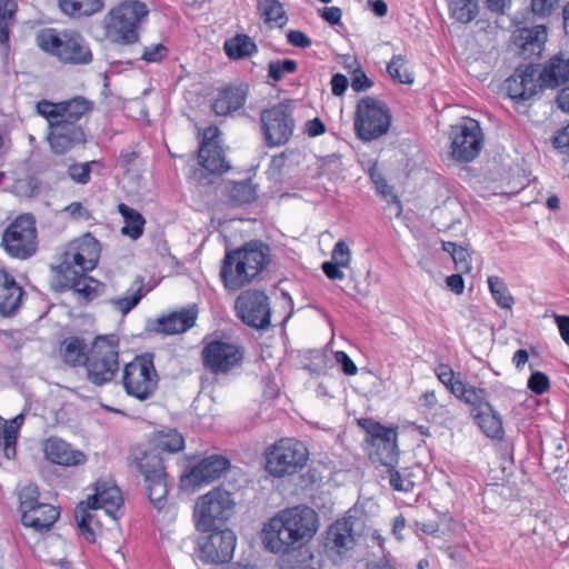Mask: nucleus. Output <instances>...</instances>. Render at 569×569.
<instances>
[{
  "mask_svg": "<svg viewBox=\"0 0 569 569\" xmlns=\"http://www.w3.org/2000/svg\"><path fill=\"white\" fill-rule=\"evenodd\" d=\"M46 458L57 465L71 467L86 462V455L80 450H73L71 446L62 439L49 438L44 442Z\"/></svg>",
  "mask_w": 569,
  "mask_h": 569,
  "instance_id": "27",
  "label": "nucleus"
},
{
  "mask_svg": "<svg viewBox=\"0 0 569 569\" xmlns=\"http://www.w3.org/2000/svg\"><path fill=\"white\" fill-rule=\"evenodd\" d=\"M203 343L201 350L202 366L213 375L228 373L243 360V349L234 343L219 339L208 342L204 339Z\"/></svg>",
  "mask_w": 569,
  "mask_h": 569,
  "instance_id": "14",
  "label": "nucleus"
},
{
  "mask_svg": "<svg viewBox=\"0 0 569 569\" xmlns=\"http://www.w3.org/2000/svg\"><path fill=\"white\" fill-rule=\"evenodd\" d=\"M269 247L261 241H251L242 248L227 251L220 268L224 288L237 291L250 283L268 264Z\"/></svg>",
  "mask_w": 569,
  "mask_h": 569,
  "instance_id": "2",
  "label": "nucleus"
},
{
  "mask_svg": "<svg viewBox=\"0 0 569 569\" xmlns=\"http://www.w3.org/2000/svg\"><path fill=\"white\" fill-rule=\"evenodd\" d=\"M451 142H482L483 133L480 124L472 118H462L450 128Z\"/></svg>",
  "mask_w": 569,
  "mask_h": 569,
  "instance_id": "37",
  "label": "nucleus"
},
{
  "mask_svg": "<svg viewBox=\"0 0 569 569\" xmlns=\"http://www.w3.org/2000/svg\"><path fill=\"white\" fill-rule=\"evenodd\" d=\"M60 512L49 503H42L32 509H27L21 515V522L26 527L33 528L36 531L49 530L58 520Z\"/></svg>",
  "mask_w": 569,
  "mask_h": 569,
  "instance_id": "29",
  "label": "nucleus"
},
{
  "mask_svg": "<svg viewBox=\"0 0 569 569\" xmlns=\"http://www.w3.org/2000/svg\"><path fill=\"white\" fill-rule=\"evenodd\" d=\"M318 177L327 176L329 179H335L342 170L340 156L337 153L328 154L318 159Z\"/></svg>",
  "mask_w": 569,
  "mask_h": 569,
  "instance_id": "53",
  "label": "nucleus"
},
{
  "mask_svg": "<svg viewBox=\"0 0 569 569\" xmlns=\"http://www.w3.org/2000/svg\"><path fill=\"white\" fill-rule=\"evenodd\" d=\"M451 258L455 262L456 269L460 273L469 272L471 270V258L468 250L465 247L459 246L458 250H456V252L451 254Z\"/></svg>",
  "mask_w": 569,
  "mask_h": 569,
  "instance_id": "63",
  "label": "nucleus"
},
{
  "mask_svg": "<svg viewBox=\"0 0 569 569\" xmlns=\"http://www.w3.org/2000/svg\"><path fill=\"white\" fill-rule=\"evenodd\" d=\"M119 212L123 217L124 226L121 229L122 234L130 237L133 240L140 238L143 233L146 219L136 209L120 203L118 207Z\"/></svg>",
  "mask_w": 569,
  "mask_h": 569,
  "instance_id": "44",
  "label": "nucleus"
},
{
  "mask_svg": "<svg viewBox=\"0 0 569 569\" xmlns=\"http://www.w3.org/2000/svg\"><path fill=\"white\" fill-rule=\"evenodd\" d=\"M488 287L496 303L503 309H510L515 302L505 281L498 276L488 278Z\"/></svg>",
  "mask_w": 569,
  "mask_h": 569,
  "instance_id": "50",
  "label": "nucleus"
},
{
  "mask_svg": "<svg viewBox=\"0 0 569 569\" xmlns=\"http://www.w3.org/2000/svg\"><path fill=\"white\" fill-rule=\"evenodd\" d=\"M198 160L208 172L221 174L230 169L221 144H199Z\"/></svg>",
  "mask_w": 569,
  "mask_h": 569,
  "instance_id": "32",
  "label": "nucleus"
},
{
  "mask_svg": "<svg viewBox=\"0 0 569 569\" xmlns=\"http://www.w3.org/2000/svg\"><path fill=\"white\" fill-rule=\"evenodd\" d=\"M17 0H0V46L6 53L10 49V30L16 22Z\"/></svg>",
  "mask_w": 569,
  "mask_h": 569,
  "instance_id": "39",
  "label": "nucleus"
},
{
  "mask_svg": "<svg viewBox=\"0 0 569 569\" xmlns=\"http://www.w3.org/2000/svg\"><path fill=\"white\" fill-rule=\"evenodd\" d=\"M358 426L366 431V441L370 449L369 459L383 468L398 467V427H387L369 418L358 420Z\"/></svg>",
  "mask_w": 569,
  "mask_h": 569,
  "instance_id": "6",
  "label": "nucleus"
},
{
  "mask_svg": "<svg viewBox=\"0 0 569 569\" xmlns=\"http://www.w3.org/2000/svg\"><path fill=\"white\" fill-rule=\"evenodd\" d=\"M234 309L237 317L249 327L266 329L270 325V308L263 291H242L236 299Z\"/></svg>",
  "mask_w": 569,
  "mask_h": 569,
  "instance_id": "15",
  "label": "nucleus"
},
{
  "mask_svg": "<svg viewBox=\"0 0 569 569\" xmlns=\"http://www.w3.org/2000/svg\"><path fill=\"white\" fill-rule=\"evenodd\" d=\"M217 189L223 201L234 208L249 204L257 198V189L251 179L222 180Z\"/></svg>",
  "mask_w": 569,
  "mask_h": 569,
  "instance_id": "24",
  "label": "nucleus"
},
{
  "mask_svg": "<svg viewBox=\"0 0 569 569\" xmlns=\"http://www.w3.org/2000/svg\"><path fill=\"white\" fill-rule=\"evenodd\" d=\"M310 355H311V361H310V363L305 366V369H307L312 375H317V376L323 373L326 370V367H327L326 355L320 350H313L310 352Z\"/></svg>",
  "mask_w": 569,
  "mask_h": 569,
  "instance_id": "64",
  "label": "nucleus"
},
{
  "mask_svg": "<svg viewBox=\"0 0 569 569\" xmlns=\"http://www.w3.org/2000/svg\"><path fill=\"white\" fill-rule=\"evenodd\" d=\"M547 29L542 24L519 27L512 32V43L517 53L523 59L539 57L547 41Z\"/></svg>",
  "mask_w": 569,
  "mask_h": 569,
  "instance_id": "21",
  "label": "nucleus"
},
{
  "mask_svg": "<svg viewBox=\"0 0 569 569\" xmlns=\"http://www.w3.org/2000/svg\"><path fill=\"white\" fill-rule=\"evenodd\" d=\"M74 518L81 535L89 543L96 541V533L90 527L93 515L90 512L88 506H84V501H80L74 509Z\"/></svg>",
  "mask_w": 569,
  "mask_h": 569,
  "instance_id": "51",
  "label": "nucleus"
},
{
  "mask_svg": "<svg viewBox=\"0 0 569 569\" xmlns=\"http://www.w3.org/2000/svg\"><path fill=\"white\" fill-rule=\"evenodd\" d=\"M266 142H281L284 137V104L279 102L261 112Z\"/></svg>",
  "mask_w": 569,
  "mask_h": 569,
  "instance_id": "28",
  "label": "nucleus"
},
{
  "mask_svg": "<svg viewBox=\"0 0 569 569\" xmlns=\"http://www.w3.org/2000/svg\"><path fill=\"white\" fill-rule=\"evenodd\" d=\"M353 518L343 517L332 522L326 530L323 548L329 557H341L356 546Z\"/></svg>",
  "mask_w": 569,
  "mask_h": 569,
  "instance_id": "20",
  "label": "nucleus"
},
{
  "mask_svg": "<svg viewBox=\"0 0 569 569\" xmlns=\"http://www.w3.org/2000/svg\"><path fill=\"white\" fill-rule=\"evenodd\" d=\"M144 3L137 0L121 2L110 10L106 17V29L109 37L118 43L131 44L138 41V29L148 16Z\"/></svg>",
  "mask_w": 569,
  "mask_h": 569,
  "instance_id": "7",
  "label": "nucleus"
},
{
  "mask_svg": "<svg viewBox=\"0 0 569 569\" xmlns=\"http://www.w3.org/2000/svg\"><path fill=\"white\" fill-rule=\"evenodd\" d=\"M99 161H89L84 163H73L68 167V176L76 183L87 184L90 181L92 167H99Z\"/></svg>",
  "mask_w": 569,
  "mask_h": 569,
  "instance_id": "55",
  "label": "nucleus"
},
{
  "mask_svg": "<svg viewBox=\"0 0 569 569\" xmlns=\"http://www.w3.org/2000/svg\"><path fill=\"white\" fill-rule=\"evenodd\" d=\"M258 12L260 18L269 27H282L279 22L284 16L283 4L278 0H260L258 2Z\"/></svg>",
  "mask_w": 569,
  "mask_h": 569,
  "instance_id": "48",
  "label": "nucleus"
},
{
  "mask_svg": "<svg viewBox=\"0 0 569 569\" xmlns=\"http://www.w3.org/2000/svg\"><path fill=\"white\" fill-rule=\"evenodd\" d=\"M379 477L381 480L388 479L390 488L395 491L408 493L415 488L412 472L408 468L387 467L380 471Z\"/></svg>",
  "mask_w": 569,
  "mask_h": 569,
  "instance_id": "41",
  "label": "nucleus"
},
{
  "mask_svg": "<svg viewBox=\"0 0 569 569\" xmlns=\"http://www.w3.org/2000/svg\"><path fill=\"white\" fill-rule=\"evenodd\" d=\"M287 569H320L310 543L287 542Z\"/></svg>",
  "mask_w": 569,
  "mask_h": 569,
  "instance_id": "34",
  "label": "nucleus"
},
{
  "mask_svg": "<svg viewBox=\"0 0 569 569\" xmlns=\"http://www.w3.org/2000/svg\"><path fill=\"white\" fill-rule=\"evenodd\" d=\"M168 54V48L162 43L144 47L141 59L148 63H157L162 61Z\"/></svg>",
  "mask_w": 569,
  "mask_h": 569,
  "instance_id": "60",
  "label": "nucleus"
},
{
  "mask_svg": "<svg viewBox=\"0 0 569 569\" xmlns=\"http://www.w3.org/2000/svg\"><path fill=\"white\" fill-rule=\"evenodd\" d=\"M539 72L533 63L520 64L515 72L506 80V89L508 96L515 102L526 101L532 98L539 90H543L540 86Z\"/></svg>",
  "mask_w": 569,
  "mask_h": 569,
  "instance_id": "18",
  "label": "nucleus"
},
{
  "mask_svg": "<svg viewBox=\"0 0 569 569\" xmlns=\"http://www.w3.org/2000/svg\"><path fill=\"white\" fill-rule=\"evenodd\" d=\"M473 420L480 430L491 439H502L505 430L502 427V419L500 413L489 406V409H483L478 413H473Z\"/></svg>",
  "mask_w": 569,
  "mask_h": 569,
  "instance_id": "36",
  "label": "nucleus"
},
{
  "mask_svg": "<svg viewBox=\"0 0 569 569\" xmlns=\"http://www.w3.org/2000/svg\"><path fill=\"white\" fill-rule=\"evenodd\" d=\"M198 309L196 306L182 308L179 311H173L168 316L156 319L152 330L166 336L183 333L196 325Z\"/></svg>",
  "mask_w": 569,
  "mask_h": 569,
  "instance_id": "22",
  "label": "nucleus"
},
{
  "mask_svg": "<svg viewBox=\"0 0 569 569\" xmlns=\"http://www.w3.org/2000/svg\"><path fill=\"white\" fill-rule=\"evenodd\" d=\"M122 505L121 491L117 486L106 481H97L94 493L89 496L84 506L90 510L103 509L110 517L116 519V513Z\"/></svg>",
  "mask_w": 569,
  "mask_h": 569,
  "instance_id": "23",
  "label": "nucleus"
},
{
  "mask_svg": "<svg viewBox=\"0 0 569 569\" xmlns=\"http://www.w3.org/2000/svg\"><path fill=\"white\" fill-rule=\"evenodd\" d=\"M98 240L88 234L66 248L60 256V263L52 266L60 291L72 289L87 301L99 295L101 282L87 276L98 262Z\"/></svg>",
  "mask_w": 569,
  "mask_h": 569,
  "instance_id": "1",
  "label": "nucleus"
},
{
  "mask_svg": "<svg viewBox=\"0 0 569 569\" xmlns=\"http://www.w3.org/2000/svg\"><path fill=\"white\" fill-rule=\"evenodd\" d=\"M236 501L232 492L214 487L200 496L193 508L194 527L199 532H208L228 521L234 513Z\"/></svg>",
  "mask_w": 569,
  "mask_h": 569,
  "instance_id": "5",
  "label": "nucleus"
},
{
  "mask_svg": "<svg viewBox=\"0 0 569 569\" xmlns=\"http://www.w3.org/2000/svg\"><path fill=\"white\" fill-rule=\"evenodd\" d=\"M18 427L8 423V420L0 416V443L7 459H13L17 450Z\"/></svg>",
  "mask_w": 569,
  "mask_h": 569,
  "instance_id": "49",
  "label": "nucleus"
},
{
  "mask_svg": "<svg viewBox=\"0 0 569 569\" xmlns=\"http://www.w3.org/2000/svg\"><path fill=\"white\" fill-rule=\"evenodd\" d=\"M540 86L556 89L569 80V52H558L552 56L539 72Z\"/></svg>",
  "mask_w": 569,
  "mask_h": 569,
  "instance_id": "25",
  "label": "nucleus"
},
{
  "mask_svg": "<svg viewBox=\"0 0 569 569\" xmlns=\"http://www.w3.org/2000/svg\"><path fill=\"white\" fill-rule=\"evenodd\" d=\"M483 144H450V157L457 162H470L477 158Z\"/></svg>",
  "mask_w": 569,
  "mask_h": 569,
  "instance_id": "54",
  "label": "nucleus"
},
{
  "mask_svg": "<svg viewBox=\"0 0 569 569\" xmlns=\"http://www.w3.org/2000/svg\"><path fill=\"white\" fill-rule=\"evenodd\" d=\"M37 111L49 122L48 139H61L64 142H84L86 136L81 127H72L63 119L62 102L41 100L37 103Z\"/></svg>",
  "mask_w": 569,
  "mask_h": 569,
  "instance_id": "17",
  "label": "nucleus"
},
{
  "mask_svg": "<svg viewBox=\"0 0 569 569\" xmlns=\"http://www.w3.org/2000/svg\"><path fill=\"white\" fill-rule=\"evenodd\" d=\"M223 49L230 59L239 60L251 57L257 51V44L247 34H236L224 41Z\"/></svg>",
  "mask_w": 569,
  "mask_h": 569,
  "instance_id": "43",
  "label": "nucleus"
},
{
  "mask_svg": "<svg viewBox=\"0 0 569 569\" xmlns=\"http://www.w3.org/2000/svg\"><path fill=\"white\" fill-rule=\"evenodd\" d=\"M319 528V516L309 506L287 508V542L310 543Z\"/></svg>",
  "mask_w": 569,
  "mask_h": 569,
  "instance_id": "16",
  "label": "nucleus"
},
{
  "mask_svg": "<svg viewBox=\"0 0 569 569\" xmlns=\"http://www.w3.org/2000/svg\"><path fill=\"white\" fill-rule=\"evenodd\" d=\"M59 355L62 361L72 368L84 366L89 356V348L86 339L78 336H70L60 342Z\"/></svg>",
  "mask_w": 569,
  "mask_h": 569,
  "instance_id": "30",
  "label": "nucleus"
},
{
  "mask_svg": "<svg viewBox=\"0 0 569 569\" xmlns=\"http://www.w3.org/2000/svg\"><path fill=\"white\" fill-rule=\"evenodd\" d=\"M230 468V460L221 455H211L199 460L181 477L184 487H200L219 479Z\"/></svg>",
  "mask_w": 569,
  "mask_h": 569,
  "instance_id": "19",
  "label": "nucleus"
},
{
  "mask_svg": "<svg viewBox=\"0 0 569 569\" xmlns=\"http://www.w3.org/2000/svg\"><path fill=\"white\" fill-rule=\"evenodd\" d=\"M61 11L71 17L92 16L103 8L102 0H59Z\"/></svg>",
  "mask_w": 569,
  "mask_h": 569,
  "instance_id": "45",
  "label": "nucleus"
},
{
  "mask_svg": "<svg viewBox=\"0 0 569 569\" xmlns=\"http://www.w3.org/2000/svg\"><path fill=\"white\" fill-rule=\"evenodd\" d=\"M39 488L34 483H28L20 489L19 501L21 515L27 511V509L42 505L39 502Z\"/></svg>",
  "mask_w": 569,
  "mask_h": 569,
  "instance_id": "56",
  "label": "nucleus"
},
{
  "mask_svg": "<svg viewBox=\"0 0 569 569\" xmlns=\"http://www.w3.org/2000/svg\"><path fill=\"white\" fill-rule=\"evenodd\" d=\"M119 338L116 335L97 336L84 365L87 379L94 386L111 382L119 371Z\"/></svg>",
  "mask_w": 569,
  "mask_h": 569,
  "instance_id": "4",
  "label": "nucleus"
},
{
  "mask_svg": "<svg viewBox=\"0 0 569 569\" xmlns=\"http://www.w3.org/2000/svg\"><path fill=\"white\" fill-rule=\"evenodd\" d=\"M452 395L470 406L471 413H478L483 409H489V401L487 399V391L482 388L469 386L468 383H459L452 390Z\"/></svg>",
  "mask_w": 569,
  "mask_h": 569,
  "instance_id": "35",
  "label": "nucleus"
},
{
  "mask_svg": "<svg viewBox=\"0 0 569 569\" xmlns=\"http://www.w3.org/2000/svg\"><path fill=\"white\" fill-rule=\"evenodd\" d=\"M63 119L72 127H80L76 122L92 110V102L83 97H76L68 101H62Z\"/></svg>",
  "mask_w": 569,
  "mask_h": 569,
  "instance_id": "46",
  "label": "nucleus"
},
{
  "mask_svg": "<svg viewBox=\"0 0 569 569\" xmlns=\"http://www.w3.org/2000/svg\"><path fill=\"white\" fill-rule=\"evenodd\" d=\"M137 467L144 477V487L150 502L161 510L168 495V473L163 459L156 449L144 451L137 458Z\"/></svg>",
  "mask_w": 569,
  "mask_h": 569,
  "instance_id": "11",
  "label": "nucleus"
},
{
  "mask_svg": "<svg viewBox=\"0 0 569 569\" xmlns=\"http://www.w3.org/2000/svg\"><path fill=\"white\" fill-rule=\"evenodd\" d=\"M391 124L388 107L372 97L362 98L356 109L355 130L363 141H371L385 134Z\"/></svg>",
  "mask_w": 569,
  "mask_h": 569,
  "instance_id": "9",
  "label": "nucleus"
},
{
  "mask_svg": "<svg viewBox=\"0 0 569 569\" xmlns=\"http://www.w3.org/2000/svg\"><path fill=\"white\" fill-rule=\"evenodd\" d=\"M159 376L157 373L153 355L142 353L127 363L123 368L122 385L126 392L141 401L151 398L158 389Z\"/></svg>",
  "mask_w": 569,
  "mask_h": 569,
  "instance_id": "8",
  "label": "nucleus"
},
{
  "mask_svg": "<svg viewBox=\"0 0 569 569\" xmlns=\"http://www.w3.org/2000/svg\"><path fill=\"white\" fill-rule=\"evenodd\" d=\"M197 539L196 552L203 563H226L231 560L237 545V536L229 528L218 527Z\"/></svg>",
  "mask_w": 569,
  "mask_h": 569,
  "instance_id": "13",
  "label": "nucleus"
},
{
  "mask_svg": "<svg viewBox=\"0 0 569 569\" xmlns=\"http://www.w3.org/2000/svg\"><path fill=\"white\" fill-rule=\"evenodd\" d=\"M151 442L156 450L176 453L184 448L182 435L172 428H164L152 433Z\"/></svg>",
  "mask_w": 569,
  "mask_h": 569,
  "instance_id": "38",
  "label": "nucleus"
},
{
  "mask_svg": "<svg viewBox=\"0 0 569 569\" xmlns=\"http://www.w3.org/2000/svg\"><path fill=\"white\" fill-rule=\"evenodd\" d=\"M284 530V509L279 510L261 530V541L266 550L273 553L284 552L281 533Z\"/></svg>",
  "mask_w": 569,
  "mask_h": 569,
  "instance_id": "31",
  "label": "nucleus"
},
{
  "mask_svg": "<svg viewBox=\"0 0 569 569\" xmlns=\"http://www.w3.org/2000/svg\"><path fill=\"white\" fill-rule=\"evenodd\" d=\"M247 90L243 87H228L221 90L212 103L217 116H228L239 110L246 102Z\"/></svg>",
  "mask_w": 569,
  "mask_h": 569,
  "instance_id": "33",
  "label": "nucleus"
},
{
  "mask_svg": "<svg viewBox=\"0 0 569 569\" xmlns=\"http://www.w3.org/2000/svg\"><path fill=\"white\" fill-rule=\"evenodd\" d=\"M284 439L277 440L264 451V470L272 477L284 476Z\"/></svg>",
  "mask_w": 569,
  "mask_h": 569,
  "instance_id": "42",
  "label": "nucleus"
},
{
  "mask_svg": "<svg viewBox=\"0 0 569 569\" xmlns=\"http://www.w3.org/2000/svg\"><path fill=\"white\" fill-rule=\"evenodd\" d=\"M353 64H356L357 68H355L352 71V78H351L352 90L356 92H362V91L370 89L372 87L373 82L367 77V74L360 68V66L356 59H353L351 64H348V68H352Z\"/></svg>",
  "mask_w": 569,
  "mask_h": 569,
  "instance_id": "57",
  "label": "nucleus"
},
{
  "mask_svg": "<svg viewBox=\"0 0 569 569\" xmlns=\"http://www.w3.org/2000/svg\"><path fill=\"white\" fill-rule=\"evenodd\" d=\"M332 262L337 263L338 266H341L343 268H347L351 261V253L348 244L343 240H339L331 252V260Z\"/></svg>",
  "mask_w": 569,
  "mask_h": 569,
  "instance_id": "61",
  "label": "nucleus"
},
{
  "mask_svg": "<svg viewBox=\"0 0 569 569\" xmlns=\"http://www.w3.org/2000/svg\"><path fill=\"white\" fill-rule=\"evenodd\" d=\"M36 43L63 63L88 64L92 61L89 46L77 32L60 33L53 28H46L37 33Z\"/></svg>",
  "mask_w": 569,
  "mask_h": 569,
  "instance_id": "3",
  "label": "nucleus"
},
{
  "mask_svg": "<svg viewBox=\"0 0 569 569\" xmlns=\"http://www.w3.org/2000/svg\"><path fill=\"white\" fill-rule=\"evenodd\" d=\"M527 386L533 393L540 396L549 390L550 380L546 373L533 371L528 379Z\"/></svg>",
  "mask_w": 569,
  "mask_h": 569,
  "instance_id": "59",
  "label": "nucleus"
},
{
  "mask_svg": "<svg viewBox=\"0 0 569 569\" xmlns=\"http://www.w3.org/2000/svg\"><path fill=\"white\" fill-rule=\"evenodd\" d=\"M435 373L439 381L446 386V388L452 393L453 388L457 387L459 383H463L459 379H455V372L451 369V367L447 363H439L435 368Z\"/></svg>",
  "mask_w": 569,
  "mask_h": 569,
  "instance_id": "58",
  "label": "nucleus"
},
{
  "mask_svg": "<svg viewBox=\"0 0 569 569\" xmlns=\"http://www.w3.org/2000/svg\"><path fill=\"white\" fill-rule=\"evenodd\" d=\"M449 10L453 19L469 23L478 16V0H449Z\"/></svg>",
  "mask_w": 569,
  "mask_h": 569,
  "instance_id": "47",
  "label": "nucleus"
},
{
  "mask_svg": "<svg viewBox=\"0 0 569 569\" xmlns=\"http://www.w3.org/2000/svg\"><path fill=\"white\" fill-rule=\"evenodd\" d=\"M141 298V291L137 290L129 297L112 299L111 302L117 310L121 311L123 315H127L140 302Z\"/></svg>",
  "mask_w": 569,
  "mask_h": 569,
  "instance_id": "62",
  "label": "nucleus"
},
{
  "mask_svg": "<svg viewBox=\"0 0 569 569\" xmlns=\"http://www.w3.org/2000/svg\"><path fill=\"white\" fill-rule=\"evenodd\" d=\"M309 457V449L303 441L287 438V483L300 490H307L321 481L320 471L307 466Z\"/></svg>",
  "mask_w": 569,
  "mask_h": 569,
  "instance_id": "12",
  "label": "nucleus"
},
{
  "mask_svg": "<svg viewBox=\"0 0 569 569\" xmlns=\"http://www.w3.org/2000/svg\"><path fill=\"white\" fill-rule=\"evenodd\" d=\"M387 72L399 83L410 84L413 82V76L407 68V60L402 54H395L387 64Z\"/></svg>",
  "mask_w": 569,
  "mask_h": 569,
  "instance_id": "52",
  "label": "nucleus"
},
{
  "mask_svg": "<svg viewBox=\"0 0 569 569\" xmlns=\"http://www.w3.org/2000/svg\"><path fill=\"white\" fill-rule=\"evenodd\" d=\"M24 291L16 279L0 269V313L3 317L14 316L22 305Z\"/></svg>",
  "mask_w": 569,
  "mask_h": 569,
  "instance_id": "26",
  "label": "nucleus"
},
{
  "mask_svg": "<svg viewBox=\"0 0 569 569\" xmlns=\"http://www.w3.org/2000/svg\"><path fill=\"white\" fill-rule=\"evenodd\" d=\"M368 173L370 176L371 181L373 182L376 187V191L378 194H380L383 199L387 200L389 207H395L396 210V217H399L402 212V204L399 198L393 194L392 187L388 184L387 180L377 170V161H369V168Z\"/></svg>",
  "mask_w": 569,
  "mask_h": 569,
  "instance_id": "40",
  "label": "nucleus"
},
{
  "mask_svg": "<svg viewBox=\"0 0 569 569\" xmlns=\"http://www.w3.org/2000/svg\"><path fill=\"white\" fill-rule=\"evenodd\" d=\"M1 244L17 259H28L38 249L36 219L30 213L20 214L4 230Z\"/></svg>",
  "mask_w": 569,
  "mask_h": 569,
  "instance_id": "10",
  "label": "nucleus"
}]
</instances>
